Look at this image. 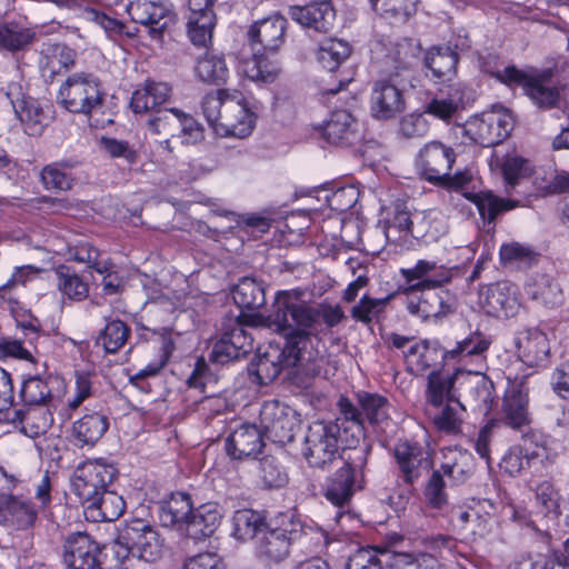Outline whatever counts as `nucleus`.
Returning <instances> with one entry per match:
<instances>
[{"label":"nucleus","mask_w":569,"mask_h":569,"mask_svg":"<svg viewBox=\"0 0 569 569\" xmlns=\"http://www.w3.org/2000/svg\"><path fill=\"white\" fill-rule=\"evenodd\" d=\"M351 47L338 39H327L319 46L317 59L330 72L336 71L350 56Z\"/></svg>","instance_id":"53"},{"label":"nucleus","mask_w":569,"mask_h":569,"mask_svg":"<svg viewBox=\"0 0 569 569\" xmlns=\"http://www.w3.org/2000/svg\"><path fill=\"white\" fill-rule=\"evenodd\" d=\"M455 402H447L440 408H426V413L432 420L435 427L448 435H457L461 432L462 411Z\"/></svg>","instance_id":"49"},{"label":"nucleus","mask_w":569,"mask_h":569,"mask_svg":"<svg viewBox=\"0 0 569 569\" xmlns=\"http://www.w3.org/2000/svg\"><path fill=\"white\" fill-rule=\"evenodd\" d=\"M221 513L213 503H206L191 510L187 522L186 533L188 537L201 540L210 537L219 527Z\"/></svg>","instance_id":"38"},{"label":"nucleus","mask_w":569,"mask_h":569,"mask_svg":"<svg viewBox=\"0 0 569 569\" xmlns=\"http://www.w3.org/2000/svg\"><path fill=\"white\" fill-rule=\"evenodd\" d=\"M132 21L144 26L152 39L160 40L166 29L174 22L171 7L164 2L134 1L128 7Z\"/></svg>","instance_id":"17"},{"label":"nucleus","mask_w":569,"mask_h":569,"mask_svg":"<svg viewBox=\"0 0 569 569\" xmlns=\"http://www.w3.org/2000/svg\"><path fill=\"white\" fill-rule=\"evenodd\" d=\"M490 340L482 333L476 332L462 341H459L456 348L447 350L448 358L480 356L486 352L490 346Z\"/></svg>","instance_id":"61"},{"label":"nucleus","mask_w":569,"mask_h":569,"mask_svg":"<svg viewBox=\"0 0 569 569\" xmlns=\"http://www.w3.org/2000/svg\"><path fill=\"white\" fill-rule=\"evenodd\" d=\"M426 501L429 507L433 509H442L448 503V495L446 491V482L443 473L440 470H435L428 479L425 491Z\"/></svg>","instance_id":"60"},{"label":"nucleus","mask_w":569,"mask_h":569,"mask_svg":"<svg viewBox=\"0 0 569 569\" xmlns=\"http://www.w3.org/2000/svg\"><path fill=\"white\" fill-rule=\"evenodd\" d=\"M117 469L103 460L81 462L72 477V490L83 506L113 482Z\"/></svg>","instance_id":"10"},{"label":"nucleus","mask_w":569,"mask_h":569,"mask_svg":"<svg viewBox=\"0 0 569 569\" xmlns=\"http://www.w3.org/2000/svg\"><path fill=\"white\" fill-rule=\"evenodd\" d=\"M59 291L71 300L81 301L89 293L88 282L71 267L60 264L54 269Z\"/></svg>","instance_id":"51"},{"label":"nucleus","mask_w":569,"mask_h":569,"mask_svg":"<svg viewBox=\"0 0 569 569\" xmlns=\"http://www.w3.org/2000/svg\"><path fill=\"white\" fill-rule=\"evenodd\" d=\"M191 510V497L184 492H174L158 503V518L163 527L186 530Z\"/></svg>","instance_id":"32"},{"label":"nucleus","mask_w":569,"mask_h":569,"mask_svg":"<svg viewBox=\"0 0 569 569\" xmlns=\"http://www.w3.org/2000/svg\"><path fill=\"white\" fill-rule=\"evenodd\" d=\"M437 269L435 261L419 260L413 268H402L400 273L405 283L399 287L403 295L416 293L417 289L439 287L449 280V277L430 278L429 274Z\"/></svg>","instance_id":"37"},{"label":"nucleus","mask_w":569,"mask_h":569,"mask_svg":"<svg viewBox=\"0 0 569 569\" xmlns=\"http://www.w3.org/2000/svg\"><path fill=\"white\" fill-rule=\"evenodd\" d=\"M455 161V150L441 141L435 140L420 149L417 168L426 180L436 184L440 179H447L446 172L450 171Z\"/></svg>","instance_id":"16"},{"label":"nucleus","mask_w":569,"mask_h":569,"mask_svg":"<svg viewBox=\"0 0 569 569\" xmlns=\"http://www.w3.org/2000/svg\"><path fill=\"white\" fill-rule=\"evenodd\" d=\"M216 20L213 10H190L187 28L188 36L194 46L207 48L211 43Z\"/></svg>","instance_id":"45"},{"label":"nucleus","mask_w":569,"mask_h":569,"mask_svg":"<svg viewBox=\"0 0 569 569\" xmlns=\"http://www.w3.org/2000/svg\"><path fill=\"white\" fill-rule=\"evenodd\" d=\"M242 71L252 81L271 83L278 78L280 67L277 61H272L266 54L260 53V49L253 48L252 57L242 62Z\"/></svg>","instance_id":"47"},{"label":"nucleus","mask_w":569,"mask_h":569,"mask_svg":"<svg viewBox=\"0 0 569 569\" xmlns=\"http://www.w3.org/2000/svg\"><path fill=\"white\" fill-rule=\"evenodd\" d=\"M163 543L157 530L142 519H133L124 526L113 545L114 556L121 561L118 569H127L124 560L132 556L146 562L161 558Z\"/></svg>","instance_id":"4"},{"label":"nucleus","mask_w":569,"mask_h":569,"mask_svg":"<svg viewBox=\"0 0 569 569\" xmlns=\"http://www.w3.org/2000/svg\"><path fill=\"white\" fill-rule=\"evenodd\" d=\"M407 296V310L412 316L428 320L442 318L456 309V297L441 287L417 289L416 293Z\"/></svg>","instance_id":"11"},{"label":"nucleus","mask_w":569,"mask_h":569,"mask_svg":"<svg viewBox=\"0 0 569 569\" xmlns=\"http://www.w3.org/2000/svg\"><path fill=\"white\" fill-rule=\"evenodd\" d=\"M407 370L416 376L422 375L429 368L436 366L439 360L447 359V350L440 348L438 342L422 340L411 345L403 351Z\"/></svg>","instance_id":"30"},{"label":"nucleus","mask_w":569,"mask_h":569,"mask_svg":"<svg viewBox=\"0 0 569 569\" xmlns=\"http://www.w3.org/2000/svg\"><path fill=\"white\" fill-rule=\"evenodd\" d=\"M171 94V88L166 82L147 80L131 97L130 107L134 113L151 112L154 114L166 103Z\"/></svg>","instance_id":"33"},{"label":"nucleus","mask_w":569,"mask_h":569,"mask_svg":"<svg viewBox=\"0 0 569 569\" xmlns=\"http://www.w3.org/2000/svg\"><path fill=\"white\" fill-rule=\"evenodd\" d=\"M482 305L488 315L497 318L513 317L520 306L516 292L508 282L489 286L483 293Z\"/></svg>","instance_id":"29"},{"label":"nucleus","mask_w":569,"mask_h":569,"mask_svg":"<svg viewBox=\"0 0 569 569\" xmlns=\"http://www.w3.org/2000/svg\"><path fill=\"white\" fill-rule=\"evenodd\" d=\"M345 318L340 306H310L297 292L279 291L268 316H249L254 328H267L284 337L282 349L270 347L251 361L248 372L260 386L272 382L284 368H296L292 383L308 390L316 378L327 375V361L311 348V337L327 335Z\"/></svg>","instance_id":"1"},{"label":"nucleus","mask_w":569,"mask_h":569,"mask_svg":"<svg viewBox=\"0 0 569 569\" xmlns=\"http://www.w3.org/2000/svg\"><path fill=\"white\" fill-rule=\"evenodd\" d=\"M289 16L306 29L327 33L333 28L336 11L329 0H317L303 7H291Z\"/></svg>","instance_id":"22"},{"label":"nucleus","mask_w":569,"mask_h":569,"mask_svg":"<svg viewBox=\"0 0 569 569\" xmlns=\"http://www.w3.org/2000/svg\"><path fill=\"white\" fill-rule=\"evenodd\" d=\"M249 316H262L261 313L240 312L237 316H226L221 322V337L214 342L210 360L216 363L224 365L237 360L249 353L253 346V339L248 332L247 327H253L249 321Z\"/></svg>","instance_id":"6"},{"label":"nucleus","mask_w":569,"mask_h":569,"mask_svg":"<svg viewBox=\"0 0 569 569\" xmlns=\"http://www.w3.org/2000/svg\"><path fill=\"white\" fill-rule=\"evenodd\" d=\"M77 164L73 160H61L52 162L42 168L40 179L47 190L56 189L60 191H69L74 183V177L70 170Z\"/></svg>","instance_id":"46"},{"label":"nucleus","mask_w":569,"mask_h":569,"mask_svg":"<svg viewBox=\"0 0 569 569\" xmlns=\"http://www.w3.org/2000/svg\"><path fill=\"white\" fill-rule=\"evenodd\" d=\"M130 329L120 320L108 322L98 338V345L103 346L109 353L117 352L127 341Z\"/></svg>","instance_id":"58"},{"label":"nucleus","mask_w":569,"mask_h":569,"mask_svg":"<svg viewBox=\"0 0 569 569\" xmlns=\"http://www.w3.org/2000/svg\"><path fill=\"white\" fill-rule=\"evenodd\" d=\"M370 104L376 119L389 120L405 110L406 101L397 84L389 80H379L373 84Z\"/></svg>","instance_id":"23"},{"label":"nucleus","mask_w":569,"mask_h":569,"mask_svg":"<svg viewBox=\"0 0 569 569\" xmlns=\"http://www.w3.org/2000/svg\"><path fill=\"white\" fill-rule=\"evenodd\" d=\"M262 433L254 425L242 423L226 439V450L232 459L256 457L263 448Z\"/></svg>","instance_id":"24"},{"label":"nucleus","mask_w":569,"mask_h":569,"mask_svg":"<svg viewBox=\"0 0 569 569\" xmlns=\"http://www.w3.org/2000/svg\"><path fill=\"white\" fill-rule=\"evenodd\" d=\"M525 291L532 301L550 309L561 306L565 299L560 283L549 274L532 277Z\"/></svg>","instance_id":"36"},{"label":"nucleus","mask_w":569,"mask_h":569,"mask_svg":"<svg viewBox=\"0 0 569 569\" xmlns=\"http://www.w3.org/2000/svg\"><path fill=\"white\" fill-rule=\"evenodd\" d=\"M528 403V390L522 383L513 385L505 393L499 418L491 421L496 422V427L505 426L523 431L531 421Z\"/></svg>","instance_id":"20"},{"label":"nucleus","mask_w":569,"mask_h":569,"mask_svg":"<svg viewBox=\"0 0 569 569\" xmlns=\"http://www.w3.org/2000/svg\"><path fill=\"white\" fill-rule=\"evenodd\" d=\"M347 425L340 415L333 421H313L307 431L305 438V456L308 463L316 468H326L339 456V449L348 448L350 451L358 442L350 438V433H345L343 427Z\"/></svg>","instance_id":"3"},{"label":"nucleus","mask_w":569,"mask_h":569,"mask_svg":"<svg viewBox=\"0 0 569 569\" xmlns=\"http://www.w3.org/2000/svg\"><path fill=\"white\" fill-rule=\"evenodd\" d=\"M357 398L358 406L346 397H341L337 406L347 425L343 427L345 433H350V438L358 441L366 421L371 426H379L388 420L389 402L385 397L369 392H359Z\"/></svg>","instance_id":"7"},{"label":"nucleus","mask_w":569,"mask_h":569,"mask_svg":"<svg viewBox=\"0 0 569 569\" xmlns=\"http://www.w3.org/2000/svg\"><path fill=\"white\" fill-rule=\"evenodd\" d=\"M515 345L519 359L529 367L540 366L549 356L547 336L536 328L519 331Z\"/></svg>","instance_id":"26"},{"label":"nucleus","mask_w":569,"mask_h":569,"mask_svg":"<svg viewBox=\"0 0 569 569\" xmlns=\"http://www.w3.org/2000/svg\"><path fill=\"white\" fill-rule=\"evenodd\" d=\"M64 381L56 375H36L26 378L20 389V398L24 406L49 408L64 392Z\"/></svg>","instance_id":"15"},{"label":"nucleus","mask_w":569,"mask_h":569,"mask_svg":"<svg viewBox=\"0 0 569 569\" xmlns=\"http://www.w3.org/2000/svg\"><path fill=\"white\" fill-rule=\"evenodd\" d=\"M472 126H475V141L482 147H493L501 143L513 128L511 114L502 106L482 113Z\"/></svg>","instance_id":"18"},{"label":"nucleus","mask_w":569,"mask_h":569,"mask_svg":"<svg viewBox=\"0 0 569 569\" xmlns=\"http://www.w3.org/2000/svg\"><path fill=\"white\" fill-rule=\"evenodd\" d=\"M36 39V32L19 23L0 22V49L10 52L26 50Z\"/></svg>","instance_id":"52"},{"label":"nucleus","mask_w":569,"mask_h":569,"mask_svg":"<svg viewBox=\"0 0 569 569\" xmlns=\"http://www.w3.org/2000/svg\"><path fill=\"white\" fill-rule=\"evenodd\" d=\"M38 413V408L28 407L27 409H18L12 412L10 420L14 425H20V430L24 435L33 438L46 432L51 423V416L47 413H42L41 419L37 423H33V418H36Z\"/></svg>","instance_id":"57"},{"label":"nucleus","mask_w":569,"mask_h":569,"mask_svg":"<svg viewBox=\"0 0 569 569\" xmlns=\"http://www.w3.org/2000/svg\"><path fill=\"white\" fill-rule=\"evenodd\" d=\"M260 421L268 438L273 441L284 442L292 439V420L280 402H266L260 410Z\"/></svg>","instance_id":"31"},{"label":"nucleus","mask_w":569,"mask_h":569,"mask_svg":"<svg viewBox=\"0 0 569 569\" xmlns=\"http://www.w3.org/2000/svg\"><path fill=\"white\" fill-rule=\"evenodd\" d=\"M392 297L393 296L390 295L381 299H371L368 296H363L359 303L352 308L351 315L356 320L369 323L383 310L385 306Z\"/></svg>","instance_id":"63"},{"label":"nucleus","mask_w":569,"mask_h":569,"mask_svg":"<svg viewBox=\"0 0 569 569\" xmlns=\"http://www.w3.org/2000/svg\"><path fill=\"white\" fill-rule=\"evenodd\" d=\"M391 551L361 548L348 559L346 569H390Z\"/></svg>","instance_id":"55"},{"label":"nucleus","mask_w":569,"mask_h":569,"mask_svg":"<svg viewBox=\"0 0 569 569\" xmlns=\"http://www.w3.org/2000/svg\"><path fill=\"white\" fill-rule=\"evenodd\" d=\"M13 109L29 136H40L50 120V116L43 110L38 100L23 97L13 102Z\"/></svg>","instance_id":"39"},{"label":"nucleus","mask_w":569,"mask_h":569,"mask_svg":"<svg viewBox=\"0 0 569 569\" xmlns=\"http://www.w3.org/2000/svg\"><path fill=\"white\" fill-rule=\"evenodd\" d=\"M325 139L337 146H350L361 136L359 123L348 110H335L322 130Z\"/></svg>","instance_id":"28"},{"label":"nucleus","mask_w":569,"mask_h":569,"mask_svg":"<svg viewBox=\"0 0 569 569\" xmlns=\"http://www.w3.org/2000/svg\"><path fill=\"white\" fill-rule=\"evenodd\" d=\"M463 196L476 204L479 214L488 223H495L500 213L523 206L520 200L502 199L490 191L479 193L466 191Z\"/></svg>","instance_id":"40"},{"label":"nucleus","mask_w":569,"mask_h":569,"mask_svg":"<svg viewBox=\"0 0 569 569\" xmlns=\"http://www.w3.org/2000/svg\"><path fill=\"white\" fill-rule=\"evenodd\" d=\"M100 143L110 158L122 159L129 167L134 166L140 158L139 151L126 140L102 137Z\"/></svg>","instance_id":"59"},{"label":"nucleus","mask_w":569,"mask_h":569,"mask_svg":"<svg viewBox=\"0 0 569 569\" xmlns=\"http://www.w3.org/2000/svg\"><path fill=\"white\" fill-rule=\"evenodd\" d=\"M458 378V400L465 407H473L488 412L493 400V382L483 373L479 372H457Z\"/></svg>","instance_id":"19"},{"label":"nucleus","mask_w":569,"mask_h":569,"mask_svg":"<svg viewBox=\"0 0 569 569\" xmlns=\"http://www.w3.org/2000/svg\"><path fill=\"white\" fill-rule=\"evenodd\" d=\"M369 452L368 446H360L345 453L342 467L329 478L326 487V498L335 506L345 507L353 493L362 489Z\"/></svg>","instance_id":"5"},{"label":"nucleus","mask_w":569,"mask_h":569,"mask_svg":"<svg viewBox=\"0 0 569 569\" xmlns=\"http://www.w3.org/2000/svg\"><path fill=\"white\" fill-rule=\"evenodd\" d=\"M108 427L109 421L104 415L88 413L73 423V436L81 445L93 446L106 433Z\"/></svg>","instance_id":"48"},{"label":"nucleus","mask_w":569,"mask_h":569,"mask_svg":"<svg viewBox=\"0 0 569 569\" xmlns=\"http://www.w3.org/2000/svg\"><path fill=\"white\" fill-rule=\"evenodd\" d=\"M100 546L86 532L69 535L62 546V561L68 569H101Z\"/></svg>","instance_id":"14"},{"label":"nucleus","mask_w":569,"mask_h":569,"mask_svg":"<svg viewBox=\"0 0 569 569\" xmlns=\"http://www.w3.org/2000/svg\"><path fill=\"white\" fill-rule=\"evenodd\" d=\"M59 101L70 112L90 114L103 104L101 81L93 73L76 72L61 84Z\"/></svg>","instance_id":"8"},{"label":"nucleus","mask_w":569,"mask_h":569,"mask_svg":"<svg viewBox=\"0 0 569 569\" xmlns=\"http://www.w3.org/2000/svg\"><path fill=\"white\" fill-rule=\"evenodd\" d=\"M267 526L261 517L251 510H238L233 516V536L238 540H258Z\"/></svg>","instance_id":"54"},{"label":"nucleus","mask_w":569,"mask_h":569,"mask_svg":"<svg viewBox=\"0 0 569 569\" xmlns=\"http://www.w3.org/2000/svg\"><path fill=\"white\" fill-rule=\"evenodd\" d=\"M159 337L161 339L159 359L154 362L149 363L143 369H140L134 375V377H132V380L144 379L147 377H153V376L158 375L160 372V370L169 361V358L171 357V355L174 350L173 340L166 329H163V332Z\"/></svg>","instance_id":"62"},{"label":"nucleus","mask_w":569,"mask_h":569,"mask_svg":"<svg viewBox=\"0 0 569 569\" xmlns=\"http://www.w3.org/2000/svg\"><path fill=\"white\" fill-rule=\"evenodd\" d=\"M287 27L288 20L283 16L272 14L252 24L248 36L252 46L274 51L283 43Z\"/></svg>","instance_id":"27"},{"label":"nucleus","mask_w":569,"mask_h":569,"mask_svg":"<svg viewBox=\"0 0 569 569\" xmlns=\"http://www.w3.org/2000/svg\"><path fill=\"white\" fill-rule=\"evenodd\" d=\"M38 519V510L34 505L8 492L0 493V525L13 530H28Z\"/></svg>","instance_id":"21"},{"label":"nucleus","mask_w":569,"mask_h":569,"mask_svg":"<svg viewBox=\"0 0 569 569\" xmlns=\"http://www.w3.org/2000/svg\"><path fill=\"white\" fill-rule=\"evenodd\" d=\"M376 53L380 70L390 79H399V83L409 81L420 53L418 42L403 38L397 41H381Z\"/></svg>","instance_id":"9"},{"label":"nucleus","mask_w":569,"mask_h":569,"mask_svg":"<svg viewBox=\"0 0 569 569\" xmlns=\"http://www.w3.org/2000/svg\"><path fill=\"white\" fill-rule=\"evenodd\" d=\"M371 8L382 18L405 23L417 12L418 0H369Z\"/></svg>","instance_id":"50"},{"label":"nucleus","mask_w":569,"mask_h":569,"mask_svg":"<svg viewBox=\"0 0 569 569\" xmlns=\"http://www.w3.org/2000/svg\"><path fill=\"white\" fill-rule=\"evenodd\" d=\"M231 292L234 303L241 310H258L266 305L264 287L256 278H241Z\"/></svg>","instance_id":"43"},{"label":"nucleus","mask_w":569,"mask_h":569,"mask_svg":"<svg viewBox=\"0 0 569 569\" xmlns=\"http://www.w3.org/2000/svg\"><path fill=\"white\" fill-rule=\"evenodd\" d=\"M425 396L427 408H440L447 400V402H455L463 409V403L458 400L457 372L449 375L439 370L431 371L427 377Z\"/></svg>","instance_id":"25"},{"label":"nucleus","mask_w":569,"mask_h":569,"mask_svg":"<svg viewBox=\"0 0 569 569\" xmlns=\"http://www.w3.org/2000/svg\"><path fill=\"white\" fill-rule=\"evenodd\" d=\"M290 542L281 531L268 529L256 541L257 556L267 562H280L289 555Z\"/></svg>","instance_id":"42"},{"label":"nucleus","mask_w":569,"mask_h":569,"mask_svg":"<svg viewBox=\"0 0 569 569\" xmlns=\"http://www.w3.org/2000/svg\"><path fill=\"white\" fill-rule=\"evenodd\" d=\"M393 457L398 479L410 488L432 468L428 451L416 442H398L393 448Z\"/></svg>","instance_id":"13"},{"label":"nucleus","mask_w":569,"mask_h":569,"mask_svg":"<svg viewBox=\"0 0 569 569\" xmlns=\"http://www.w3.org/2000/svg\"><path fill=\"white\" fill-rule=\"evenodd\" d=\"M193 70L197 79L207 84H223L229 76L224 57L212 51L199 56Z\"/></svg>","instance_id":"41"},{"label":"nucleus","mask_w":569,"mask_h":569,"mask_svg":"<svg viewBox=\"0 0 569 569\" xmlns=\"http://www.w3.org/2000/svg\"><path fill=\"white\" fill-rule=\"evenodd\" d=\"M76 57V51L64 43H43L39 62L42 76L53 79L61 70L67 71L72 68Z\"/></svg>","instance_id":"35"},{"label":"nucleus","mask_w":569,"mask_h":569,"mask_svg":"<svg viewBox=\"0 0 569 569\" xmlns=\"http://www.w3.org/2000/svg\"><path fill=\"white\" fill-rule=\"evenodd\" d=\"M496 78L509 87H521L533 103L541 109H551L560 104L561 94L558 88L546 86L515 66H509L497 72Z\"/></svg>","instance_id":"12"},{"label":"nucleus","mask_w":569,"mask_h":569,"mask_svg":"<svg viewBox=\"0 0 569 569\" xmlns=\"http://www.w3.org/2000/svg\"><path fill=\"white\" fill-rule=\"evenodd\" d=\"M202 111L209 126L221 137L246 138L252 132L254 114L240 92L208 93L202 100Z\"/></svg>","instance_id":"2"},{"label":"nucleus","mask_w":569,"mask_h":569,"mask_svg":"<svg viewBox=\"0 0 569 569\" xmlns=\"http://www.w3.org/2000/svg\"><path fill=\"white\" fill-rule=\"evenodd\" d=\"M458 54L450 48H431L423 58V66L437 79L451 80L456 74Z\"/></svg>","instance_id":"44"},{"label":"nucleus","mask_w":569,"mask_h":569,"mask_svg":"<svg viewBox=\"0 0 569 569\" xmlns=\"http://www.w3.org/2000/svg\"><path fill=\"white\" fill-rule=\"evenodd\" d=\"M149 130L161 138H178L181 127L180 110L162 109L151 114L148 122Z\"/></svg>","instance_id":"56"},{"label":"nucleus","mask_w":569,"mask_h":569,"mask_svg":"<svg viewBox=\"0 0 569 569\" xmlns=\"http://www.w3.org/2000/svg\"><path fill=\"white\" fill-rule=\"evenodd\" d=\"M429 131V122L425 113H410L400 120L399 132L403 138H422Z\"/></svg>","instance_id":"64"},{"label":"nucleus","mask_w":569,"mask_h":569,"mask_svg":"<svg viewBox=\"0 0 569 569\" xmlns=\"http://www.w3.org/2000/svg\"><path fill=\"white\" fill-rule=\"evenodd\" d=\"M83 507L88 520L93 522H110L122 516L126 509V502L116 491L106 489L96 496V499H92V501Z\"/></svg>","instance_id":"34"}]
</instances>
